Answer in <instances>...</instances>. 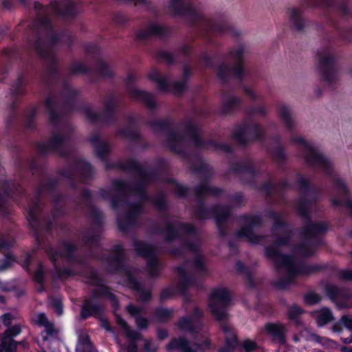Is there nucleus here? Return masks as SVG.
<instances>
[{"label": "nucleus", "mask_w": 352, "mask_h": 352, "mask_svg": "<svg viewBox=\"0 0 352 352\" xmlns=\"http://www.w3.org/2000/svg\"><path fill=\"white\" fill-rule=\"evenodd\" d=\"M243 346L245 352H265L263 348L252 340H245L243 342Z\"/></svg>", "instance_id": "bb28decb"}, {"label": "nucleus", "mask_w": 352, "mask_h": 352, "mask_svg": "<svg viewBox=\"0 0 352 352\" xmlns=\"http://www.w3.org/2000/svg\"><path fill=\"white\" fill-rule=\"evenodd\" d=\"M341 325L345 327L346 329L351 331L352 329V316L348 315L343 316L341 318L339 323L335 324L333 327V331L334 332H340L341 331L340 326Z\"/></svg>", "instance_id": "4be33fe9"}, {"label": "nucleus", "mask_w": 352, "mask_h": 352, "mask_svg": "<svg viewBox=\"0 0 352 352\" xmlns=\"http://www.w3.org/2000/svg\"><path fill=\"white\" fill-rule=\"evenodd\" d=\"M223 102L228 109H231L239 104V99L235 96H230L226 98Z\"/></svg>", "instance_id": "c9c22d12"}, {"label": "nucleus", "mask_w": 352, "mask_h": 352, "mask_svg": "<svg viewBox=\"0 0 352 352\" xmlns=\"http://www.w3.org/2000/svg\"><path fill=\"white\" fill-rule=\"evenodd\" d=\"M258 223V220L252 217H247L245 219V226L239 232L238 234L240 237H245L248 241L258 243L261 238L256 236L253 232L254 227Z\"/></svg>", "instance_id": "9d476101"}, {"label": "nucleus", "mask_w": 352, "mask_h": 352, "mask_svg": "<svg viewBox=\"0 0 352 352\" xmlns=\"http://www.w3.org/2000/svg\"><path fill=\"white\" fill-rule=\"evenodd\" d=\"M285 327L280 323H267L265 325L263 333L269 336L273 342L278 344L285 342Z\"/></svg>", "instance_id": "1a4fd4ad"}, {"label": "nucleus", "mask_w": 352, "mask_h": 352, "mask_svg": "<svg viewBox=\"0 0 352 352\" xmlns=\"http://www.w3.org/2000/svg\"><path fill=\"white\" fill-rule=\"evenodd\" d=\"M104 70H108L109 71V66L107 64H104V65H102L100 72L104 76L108 75L109 72H106Z\"/></svg>", "instance_id": "603ef678"}, {"label": "nucleus", "mask_w": 352, "mask_h": 352, "mask_svg": "<svg viewBox=\"0 0 352 352\" xmlns=\"http://www.w3.org/2000/svg\"><path fill=\"white\" fill-rule=\"evenodd\" d=\"M13 319L14 317L10 314H6L3 316V322L6 326H9Z\"/></svg>", "instance_id": "a18cd8bd"}, {"label": "nucleus", "mask_w": 352, "mask_h": 352, "mask_svg": "<svg viewBox=\"0 0 352 352\" xmlns=\"http://www.w3.org/2000/svg\"><path fill=\"white\" fill-rule=\"evenodd\" d=\"M195 267L199 272H204L205 267H204V262H203V260L201 258L198 257L197 258V260L195 262Z\"/></svg>", "instance_id": "37998d69"}, {"label": "nucleus", "mask_w": 352, "mask_h": 352, "mask_svg": "<svg viewBox=\"0 0 352 352\" xmlns=\"http://www.w3.org/2000/svg\"><path fill=\"white\" fill-rule=\"evenodd\" d=\"M87 116L88 118L92 120V121H96L98 120V118H97V113L96 112H94V111L92 110H88L87 111Z\"/></svg>", "instance_id": "8fccbe9b"}, {"label": "nucleus", "mask_w": 352, "mask_h": 352, "mask_svg": "<svg viewBox=\"0 0 352 352\" xmlns=\"http://www.w3.org/2000/svg\"><path fill=\"white\" fill-rule=\"evenodd\" d=\"M116 320L118 325L124 330V332L127 337L132 340H137L140 337V334L135 331L131 330L125 321L122 319L120 316H116Z\"/></svg>", "instance_id": "aec40b11"}, {"label": "nucleus", "mask_w": 352, "mask_h": 352, "mask_svg": "<svg viewBox=\"0 0 352 352\" xmlns=\"http://www.w3.org/2000/svg\"><path fill=\"white\" fill-rule=\"evenodd\" d=\"M127 310L133 316H135V315L138 314L140 311V310L138 307H136L133 305H129L127 307Z\"/></svg>", "instance_id": "09e8293b"}, {"label": "nucleus", "mask_w": 352, "mask_h": 352, "mask_svg": "<svg viewBox=\"0 0 352 352\" xmlns=\"http://www.w3.org/2000/svg\"><path fill=\"white\" fill-rule=\"evenodd\" d=\"M94 144L96 153L100 157H104L105 154L109 151V146L106 143L98 142V138L91 140Z\"/></svg>", "instance_id": "5701e85b"}, {"label": "nucleus", "mask_w": 352, "mask_h": 352, "mask_svg": "<svg viewBox=\"0 0 352 352\" xmlns=\"http://www.w3.org/2000/svg\"><path fill=\"white\" fill-rule=\"evenodd\" d=\"M187 132L188 133H191V134L195 133V129L194 126H191L188 127L187 129Z\"/></svg>", "instance_id": "13d9d810"}, {"label": "nucleus", "mask_w": 352, "mask_h": 352, "mask_svg": "<svg viewBox=\"0 0 352 352\" xmlns=\"http://www.w3.org/2000/svg\"><path fill=\"white\" fill-rule=\"evenodd\" d=\"M320 296L315 293H309L305 296V300L309 305H314L320 301Z\"/></svg>", "instance_id": "473e14b6"}, {"label": "nucleus", "mask_w": 352, "mask_h": 352, "mask_svg": "<svg viewBox=\"0 0 352 352\" xmlns=\"http://www.w3.org/2000/svg\"><path fill=\"white\" fill-rule=\"evenodd\" d=\"M66 3L65 1H56L52 4V9L53 12L57 14H65L60 9L61 7L65 6Z\"/></svg>", "instance_id": "4c0bfd02"}, {"label": "nucleus", "mask_w": 352, "mask_h": 352, "mask_svg": "<svg viewBox=\"0 0 352 352\" xmlns=\"http://www.w3.org/2000/svg\"><path fill=\"white\" fill-rule=\"evenodd\" d=\"M325 291L327 296L339 308H346L352 306V298L349 296L346 291L340 290L331 285H327Z\"/></svg>", "instance_id": "6e6552de"}, {"label": "nucleus", "mask_w": 352, "mask_h": 352, "mask_svg": "<svg viewBox=\"0 0 352 352\" xmlns=\"http://www.w3.org/2000/svg\"><path fill=\"white\" fill-rule=\"evenodd\" d=\"M10 244L0 243V251L2 250L4 248H6Z\"/></svg>", "instance_id": "bf43d9fd"}, {"label": "nucleus", "mask_w": 352, "mask_h": 352, "mask_svg": "<svg viewBox=\"0 0 352 352\" xmlns=\"http://www.w3.org/2000/svg\"><path fill=\"white\" fill-rule=\"evenodd\" d=\"M201 316V311L196 309L192 317L182 318L179 322V328L184 331L194 332L195 329H197L200 326L199 319Z\"/></svg>", "instance_id": "ddd939ff"}, {"label": "nucleus", "mask_w": 352, "mask_h": 352, "mask_svg": "<svg viewBox=\"0 0 352 352\" xmlns=\"http://www.w3.org/2000/svg\"><path fill=\"white\" fill-rule=\"evenodd\" d=\"M150 80L155 82L159 89L163 91H170L175 94L182 93L185 87L186 82L184 80L170 84L167 76H162L155 69L152 70L149 74Z\"/></svg>", "instance_id": "39448f33"}, {"label": "nucleus", "mask_w": 352, "mask_h": 352, "mask_svg": "<svg viewBox=\"0 0 352 352\" xmlns=\"http://www.w3.org/2000/svg\"><path fill=\"white\" fill-rule=\"evenodd\" d=\"M167 336V333L165 331H160L159 332V337L161 338V339H164Z\"/></svg>", "instance_id": "4d7b16f0"}, {"label": "nucleus", "mask_w": 352, "mask_h": 352, "mask_svg": "<svg viewBox=\"0 0 352 352\" xmlns=\"http://www.w3.org/2000/svg\"><path fill=\"white\" fill-rule=\"evenodd\" d=\"M295 252L302 256H308L312 253V252L308 250V247L307 245L297 247L295 250Z\"/></svg>", "instance_id": "ea45409f"}, {"label": "nucleus", "mask_w": 352, "mask_h": 352, "mask_svg": "<svg viewBox=\"0 0 352 352\" xmlns=\"http://www.w3.org/2000/svg\"><path fill=\"white\" fill-rule=\"evenodd\" d=\"M327 226L324 222L311 223L307 228V234H315L326 230Z\"/></svg>", "instance_id": "a878e982"}, {"label": "nucleus", "mask_w": 352, "mask_h": 352, "mask_svg": "<svg viewBox=\"0 0 352 352\" xmlns=\"http://www.w3.org/2000/svg\"><path fill=\"white\" fill-rule=\"evenodd\" d=\"M344 342H352V338L344 339Z\"/></svg>", "instance_id": "338daca9"}, {"label": "nucleus", "mask_w": 352, "mask_h": 352, "mask_svg": "<svg viewBox=\"0 0 352 352\" xmlns=\"http://www.w3.org/2000/svg\"><path fill=\"white\" fill-rule=\"evenodd\" d=\"M227 215H228V212L227 211H226V213L223 214V217H221L220 215H217V222L219 223H221Z\"/></svg>", "instance_id": "5fc2aeb1"}, {"label": "nucleus", "mask_w": 352, "mask_h": 352, "mask_svg": "<svg viewBox=\"0 0 352 352\" xmlns=\"http://www.w3.org/2000/svg\"><path fill=\"white\" fill-rule=\"evenodd\" d=\"M34 280L38 283H41L43 280V268L42 265H39L34 274Z\"/></svg>", "instance_id": "58836bf2"}, {"label": "nucleus", "mask_w": 352, "mask_h": 352, "mask_svg": "<svg viewBox=\"0 0 352 352\" xmlns=\"http://www.w3.org/2000/svg\"><path fill=\"white\" fill-rule=\"evenodd\" d=\"M245 48L241 46L236 47L231 52L230 58L234 62V65L231 68L225 63L219 65L217 72L220 78H223L231 74L239 77L241 76L243 72L242 60Z\"/></svg>", "instance_id": "20e7f679"}, {"label": "nucleus", "mask_w": 352, "mask_h": 352, "mask_svg": "<svg viewBox=\"0 0 352 352\" xmlns=\"http://www.w3.org/2000/svg\"><path fill=\"white\" fill-rule=\"evenodd\" d=\"M303 151L305 160L311 165L316 166L327 173H330L331 163L329 160L319 152L303 138L296 139Z\"/></svg>", "instance_id": "f03ea898"}, {"label": "nucleus", "mask_w": 352, "mask_h": 352, "mask_svg": "<svg viewBox=\"0 0 352 352\" xmlns=\"http://www.w3.org/2000/svg\"><path fill=\"white\" fill-rule=\"evenodd\" d=\"M136 323L139 328H145L147 326V320L145 318H137L136 319Z\"/></svg>", "instance_id": "49530a36"}, {"label": "nucleus", "mask_w": 352, "mask_h": 352, "mask_svg": "<svg viewBox=\"0 0 352 352\" xmlns=\"http://www.w3.org/2000/svg\"><path fill=\"white\" fill-rule=\"evenodd\" d=\"M261 131V127L254 124L251 126H245L241 129L236 135L239 139L240 136H249L252 138H257Z\"/></svg>", "instance_id": "a211bd4d"}, {"label": "nucleus", "mask_w": 352, "mask_h": 352, "mask_svg": "<svg viewBox=\"0 0 352 352\" xmlns=\"http://www.w3.org/2000/svg\"><path fill=\"white\" fill-rule=\"evenodd\" d=\"M308 334H309V331L307 329L302 331L300 333L301 337L305 338L306 339H311V340H313L318 342H322V339H320L318 336L311 334L309 336Z\"/></svg>", "instance_id": "a19ab883"}, {"label": "nucleus", "mask_w": 352, "mask_h": 352, "mask_svg": "<svg viewBox=\"0 0 352 352\" xmlns=\"http://www.w3.org/2000/svg\"><path fill=\"white\" fill-rule=\"evenodd\" d=\"M133 95L135 98H140L144 101L150 107L153 104L151 95L147 92L141 90H134Z\"/></svg>", "instance_id": "b1692460"}, {"label": "nucleus", "mask_w": 352, "mask_h": 352, "mask_svg": "<svg viewBox=\"0 0 352 352\" xmlns=\"http://www.w3.org/2000/svg\"><path fill=\"white\" fill-rule=\"evenodd\" d=\"M334 58L330 54H325L320 56L319 68L322 76V80L331 82L336 78V72L333 67Z\"/></svg>", "instance_id": "0eeeda50"}, {"label": "nucleus", "mask_w": 352, "mask_h": 352, "mask_svg": "<svg viewBox=\"0 0 352 352\" xmlns=\"http://www.w3.org/2000/svg\"><path fill=\"white\" fill-rule=\"evenodd\" d=\"M230 300V293L224 287L216 288L212 292L209 298V307L217 319L221 320L224 318L225 309Z\"/></svg>", "instance_id": "7ed1b4c3"}, {"label": "nucleus", "mask_w": 352, "mask_h": 352, "mask_svg": "<svg viewBox=\"0 0 352 352\" xmlns=\"http://www.w3.org/2000/svg\"><path fill=\"white\" fill-rule=\"evenodd\" d=\"M302 313V310L299 307L294 305L289 309L288 316L290 320H296L298 316Z\"/></svg>", "instance_id": "72a5a7b5"}, {"label": "nucleus", "mask_w": 352, "mask_h": 352, "mask_svg": "<svg viewBox=\"0 0 352 352\" xmlns=\"http://www.w3.org/2000/svg\"><path fill=\"white\" fill-rule=\"evenodd\" d=\"M137 250L140 254L150 259L148 262L149 272L151 276H154L157 269L154 248L151 245L140 243L137 244Z\"/></svg>", "instance_id": "9b49d317"}, {"label": "nucleus", "mask_w": 352, "mask_h": 352, "mask_svg": "<svg viewBox=\"0 0 352 352\" xmlns=\"http://www.w3.org/2000/svg\"><path fill=\"white\" fill-rule=\"evenodd\" d=\"M341 351L342 352H352V347L351 346H344L341 348Z\"/></svg>", "instance_id": "6e6d98bb"}, {"label": "nucleus", "mask_w": 352, "mask_h": 352, "mask_svg": "<svg viewBox=\"0 0 352 352\" xmlns=\"http://www.w3.org/2000/svg\"><path fill=\"white\" fill-rule=\"evenodd\" d=\"M67 138V136L62 131L54 133L52 137V144L54 146L57 147L64 142Z\"/></svg>", "instance_id": "c85d7f7f"}, {"label": "nucleus", "mask_w": 352, "mask_h": 352, "mask_svg": "<svg viewBox=\"0 0 352 352\" xmlns=\"http://www.w3.org/2000/svg\"><path fill=\"white\" fill-rule=\"evenodd\" d=\"M279 114L281 118L285 122V124L290 127L291 126V110L287 105L282 104L278 109Z\"/></svg>", "instance_id": "393cba45"}, {"label": "nucleus", "mask_w": 352, "mask_h": 352, "mask_svg": "<svg viewBox=\"0 0 352 352\" xmlns=\"http://www.w3.org/2000/svg\"><path fill=\"white\" fill-rule=\"evenodd\" d=\"M51 259L53 261H56V256L54 254H52L51 255Z\"/></svg>", "instance_id": "774afa93"}, {"label": "nucleus", "mask_w": 352, "mask_h": 352, "mask_svg": "<svg viewBox=\"0 0 352 352\" xmlns=\"http://www.w3.org/2000/svg\"><path fill=\"white\" fill-rule=\"evenodd\" d=\"M113 104H106V105H105V108H106L107 111H109V109H110L111 108H112V107H113Z\"/></svg>", "instance_id": "680f3d73"}, {"label": "nucleus", "mask_w": 352, "mask_h": 352, "mask_svg": "<svg viewBox=\"0 0 352 352\" xmlns=\"http://www.w3.org/2000/svg\"><path fill=\"white\" fill-rule=\"evenodd\" d=\"M226 335V347L221 349L220 352H232L237 346V340L234 333L227 327L223 328Z\"/></svg>", "instance_id": "f3484780"}, {"label": "nucleus", "mask_w": 352, "mask_h": 352, "mask_svg": "<svg viewBox=\"0 0 352 352\" xmlns=\"http://www.w3.org/2000/svg\"><path fill=\"white\" fill-rule=\"evenodd\" d=\"M298 210H299L300 213L302 216H305V215H306L305 212H304V211H303V209L302 208V207H301V206H299Z\"/></svg>", "instance_id": "e2e57ef3"}, {"label": "nucleus", "mask_w": 352, "mask_h": 352, "mask_svg": "<svg viewBox=\"0 0 352 352\" xmlns=\"http://www.w3.org/2000/svg\"><path fill=\"white\" fill-rule=\"evenodd\" d=\"M287 16L294 27L298 30H300L304 25L302 12L299 8H291L287 10Z\"/></svg>", "instance_id": "2eb2a0df"}, {"label": "nucleus", "mask_w": 352, "mask_h": 352, "mask_svg": "<svg viewBox=\"0 0 352 352\" xmlns=\"http://www.w3.org/2000/svg\"><path fill=\"white\" fill-rule=\"evenodd\" d=\"M182 140L183 138L179 135H176V134H173L171 135V136L170 137V147L173 148V149H175L173 145L172 144L174 142H175L176 143H180L182 142Z\"/></svg>", "instance_id": "c03bdc74"}, {"label": "nucleus", "mask_w": 352, "mask_h": 352, "mask_svg": "<svg viewBox=\"0 0 352 352\" xmlns=\"http://www.w3.org/2000/svg\"><path fill=\"white\" fill-rule=\"evenodd\" d=\"M201 342H196L194 345L195 348H192L189 343L183 338L174 339L168 345V349H179L181 352H202L205 349H208L210 346L208 338L204 336H200Z\"/></svg>", "instance_id": "423d86ee"}, {"label": "nucleus", "mask_w": 352, "mask_h": 352, "mask_svg": "<svg viewBox=\"0 0 352 352\" xmlns=\"http://www.w3.org/2000/svg\"><path fill=\"white\" fill-rule=\"evenodd\" d=\"M244 91H245V94L247 95H248L249 96L252 97V98H256L254 91L252 88L245 87Z\"/></svg>", "instance_id": "3c124183"}, {"label": "nucleus", "mask_w": 352, "mask_h": 352, "mask_svg": "<svg viewBox=\"0 0 352 352\" xmlns=\"http://www.w3.org/2000/svg\"><path fill=\"white\" fill-rule=\"evenodd\" d=\"M348 206L349 208V210H350V212L352 214V202H349L348 204Z\"/></svg>", "instance_id": "69168bd1"}, {"label": "nucleus", "mask_w": 352, "mask_h": 352, "mask_svg": "<svg viewBox=\"0 0 352 352\" xmlns=\"http://www.w3.org/2000/svg\"><path fill=\"white\" fill-rule=\"evenodd\" d=\"M45 105L47 111L50 113V118L52 121H54V107L55 105V100L53 98H48L46 100Z\"/></svg>", "instance_id": "2f4dec72"}, {"label": "nucleus", "mask_w": 352, "mask_h": 352, "mask_svg": "<svg viewBox=\"0 0 352 352\" xmlns=\"http://www.w3.org/2000/svg\"><path fill=\"white\" fill-rule=\"evenodd\" d=\"M102 305L95 299L88 300L85 302L81 311V316L87 318L92 315L100 314Z\"/></svg>", "instance_id": "4468645a"}, {"label": "nucleus", "mask_w": 352, "mask_h": 352, "mask_svg": "<svg viewBox=\"0 0 352 352\" xmlns=\"http://www.w3.org/2000/svg\"><path fill=\"white\" fill-rule=\"evenodd\" d=\"M15 262L14 258L10 254L6 255L4 263L0 265V271L6 270Z\"/></svg>", "instance_id": "e433bc0d"}, {"label": "nucleus", "mask_w": 352, "mask_h": 352, "mask_svg": "<svg viewBox=\"0 0 352 352\" xmlns=\"http://www.w3.org/2000/svg\"><path fill=\"white\" fill-rule=\"evenodd\" d=\"M182 6V0H170L168 3V7L172 10V12L175 14H178L181 12Z\"/></svg>", "instance_id": "c756f323"}, {"label": "nucleus", "mask_w": 352, "mask_h": 352, "mask_svg": "<svg viewBox=\"0 0 352 352\" xmlns=\"http://www.w3.org/2000/svg\"><path fill=\"white\" fill-rule=\"evenodd\" d=\"M102 326L104 329H105L107 331H111V327H110V325L108 323L107 321L106 320H102Z\"/></svg>", "instance_id": "864d4df0"}, {"label": "nucleus", "mask_w": 352, "mask_h": 352, "mask_svg": "<svg viewBox=\"0 0 352 352\" xmlns=\"http://www.w3.org/2000/svg\"><path fill=\"white\" fill-rule=\"evenodd\" d=\"M340 276L342 279L344 280H352V271L344 270L341 272Z\"/></svg>", "instance_id": "de8ad7c7"}, {"label": "nucleus", "mask_w": 352, "mask_h": 352, "mask_svg": "<svg viewBox=\"0 0 352 352\" xmlns=\"http://www.w3.org/2000/svg\"><path fill=\"white\" fill-rule=\"evenodd\" d=\"M35 324L42 326L45 328V331L42 333L41 336L43 340H47L48 336H53L57 331L54 327V324L50 322L44 314L40 313L36 314L34 319Z\"/></svg>", "instance_id": "f8f14e48"}, {"label": "nucleus", "mask_w": 352, "mask_h": 352, "mask_svg": "<svg viewBox=\"0 0 352 352\" xmlns=\"http://www.w3.org/2000/svg\"><path fill=\"white\" fill-rule=\"evenodd\" d=\"M177 273L180 276L182 285H189L190 283V275L184 266L177 267Z\"/></svg>", "instance_id": "cd10ccee"}, {"label": "nucleus", "mask_w": 352, "mask_h": 352, "mask_svg": "<svg viewBox=\"0 0 352 352\" xmlns=\"http://www.w3.org/2000/svg\"><path fill=\"white\" fill-rule=\"evenodd\" d=\"M164 31L163 28L158 23H151L145 33L140 32L138 36L140 38H145L150 35H161Z\"/></svg>", "instance_id": "6ab92c4d"}, {"label": "nucleus", "mask_w": 352, "mask_h": 352, "mask_svg": "<svg viewBox=\"0 0 352 352\" xmlns=\"http://www.w3.org/2000/svg\"><path fill=\"white\" fill-rule=\"evenodd\" d=\"M38 211V206L35 205L32 207H30L28 210V221L32 226H33L32 221L36 220L37 212Z\"/></svg>", "instance_id": "f704fd0d"}, {"label": "nucleus", "mask_w": 352, "mask_h": 352, "mask_svg": "<svg viewBox=\"0 0 352 352\" xmlns=\"http://www.w3.org/2000/svg\"><path fill=\"white\" fill-rule=\"evenodd\" d=\"M317 324L320 327H322L327 324L333 319L331 311L327 308H323L316 311L314 314Z\"/></svg>", "instance_id": "dca6fc26"}, {"label": "nucleus", "mask_w": 352, "mask_h": 352, "mask_svg": "<svg viewBox=\"0 0 352 352\" xmlns=\"http://www.w3.org/2000/svg\"><path fill=\"white\" fill-rule=\"evenodd\" d=\"M39 20H40V23H41V25H43V26L47 25V19H39Z\"/></svg>", "instance_id": "052dcab7"}, {"label": "nucleus", "mask_w": 352, "mask_h": 352, "mask_svg": "<svg viewBox=\"0 0 352 352\" xmlns=\"http://www.w3.org/2000/svg\"><path fill=\"white\" fill-rule=\"evenodd\" d=\"M21 327L19 324L14 325L10 329H8L3 335L4 337H9L11 338V339L13 338V337H15L18 336L21 333Z\"/></svg>", "instance_id": "7c9ffc66"}, {"label": "nucleus", "mask_w": 352, "mask_h": 352, "mask_svg": "<svg viewBox=\"0 0 352 352\" xmlns=\"http://www.w3.org/2000/svg\"><path fill=\"white\" fill-rule=\"evenodd\" d=\"M35 8H36V9H37V10H40L41 8H43V6H42L41 5H40L39 3H36V4L35 5Z\"/></svg>", "instance_id": "0e129e2a"}, {"label": "nucleus", "mask_w": 352, "mask_h": 352, "mask_svg": "<svg viewBox=\"0 0 352 352\" xmlns=\"http://www.w3.org/2000/svg\"><path fill=\"white\" fill-rule=\"evenodd\" d=\"M52 306L56 313L60 316L63 313V306L61 302L59 300H56L53 302Z\"/></svg>", "instance_id": "79ce46f5"}, {"label": "nucleus", "mask_w": 352, "mask_h": 352, "mask_svg": "<svg viewBox=\"0 0 352 352\" xmlns=\"http://www.w3.org/2000/svg\"><path fill=\"white\" fill-rule=\"evenodd\" d=\"M16 348V343L9 337L2 336L0 343V352H12Z\"/></svg>", "instance_id": "412c9836"}, {"label": "nucleus", "mask_w": 352, "mask_h": 352, "mask_svg": "<svg viewBox=\"0 0 352 352\" xmlns=\"http://www.w3.org/2000/svg\"><path fill=\"white\" fill-rule=\"evenodd\" d=\"M288 237V234H285L283 238L277 240L273 247L267 248L266 255L274 261L278 272L285 274L287 280H290L294 276L300 274L301 270L293 257L280 253V248L287 243Z\"/></svg>", "instance_id": "f257e3e1"}]
</instances>
